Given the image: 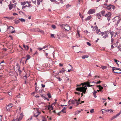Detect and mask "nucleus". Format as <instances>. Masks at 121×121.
Segmentation results:
<instances>
[{
    "label": "nucleus",
    "mask_w": 121,
    "mask_h": 121,
    "mask_svg": "<svg viewBox=\"0 0 121 121\" xmlns=\"http://www.w3.org/2000/svg\"><path fill=\"white\" fill-rule=\"evenodd\" d=\"M48 110H50H50H53V108L52 106H48Z\"/></svg>",
    "instance_id": "obj_15"
},
{
    "label": "nucleus",
    "mask_w": 121,
    "mask_h": 121,
    "mask_svg": "<svg viewBox=\"0 0 121 121\" xmlns=\"http://www.w3.org/2000/svg\"><path fill=\"white\" fill-rule=\"evenodd\" d=\"M100 31L99 29L98 30V29L96 30V32L97 34L99 32H100Z\"/></svg>",
    "instance_id": "obj_35"
},
{
    "label": "nucleus",
    "mask_w": 121,
    "mask_h": 121,
    "mask_svg": "<svg viewBox=\"0 0 121 121\" xmlns=\"http://www.w3.org/2000/svg\"><path fill=\"white\" fill-rule=\"evenodd\" d=\"M96 15L98 17V19H100V17L101 16V15H100V14L99 13H98L96 14Z\"/></svg>",
    "instance_id": "obj_29"
},
{
    "label": "nucleus",
    "mask_w": 121,
    "mask_h": 121,
    "mask_svg": "<svg viewBox=\"0 0 121 121\" xmlns=\"http://www.w3.org/2000/svg\"><path fill=\"white\" fill-rule=\"evenodd\" d=\"M10 28V29H12V31L11 32V33H13L14 32H15V31L14 30H13V29H14V28L12 26H10L9 27Z\"/></svg>",
    "instance_id": "obj_12"
},
{
    "label": "nucleus",
    "mask_w": 121,
    "mask_h": 121,
    "mask_svg": "<svg viewBox=\"0 0 121 121\" xmlns=\"http://www.w3.org/2000/svg\"><path fill=\"white\" fill-rule=\"evenodd\" d=\"M116 118V117L114 116L111 118V120H113L115 118Z\"/></svg>",
    "instance_id": "obj_44"
},
{
    "label": "nucleus",
    "mask_w": 121,
    "mask_h": 121,
    "mask_svg": "<svg viewBox=\"0 0 121 121\" xmlns=\"http://www.w3.org/2000/svg\"><path fill=\"white\" fill-rule=\"evenodd\" d=\"M113 41H114V39L112 38V39H111V42L112 44V43L113 42Z\"/></svg>",
    "instance_id": "obj_56"
},
{
    "label": "nucleus",
    "mask_w": 121,
    "mask_h": 121,
    "mask_svg": "<svg viewBox=\"0 0 121 121\" xmlns=\"http://www.w3.org/2000/svg\"><path fill=\"white\" fill-rule=\"evenodd\" d=\"M114 60L115 62L117 64L118 66L119 65V64H118L117 63V60L115 59H114Z\"/></svg>",
    "instance_id": "obj_40"
},
{
    "label": "nucleus",
    "mask_w": 121,
    "mask_h": 121,
    "mask_svg": "<svg viewBox=\"0 0 121 121\" xmlns=\"http://www.w3.org/2000/svg\"><path fill=\"white\" fill-rule=\"evenodd\" d=\"M96 87H99V90H100V91H101V90L103 89V87L101 86L100 85L97 86Z\"/></svg>",
    "instance_id": "obj_13"
},
{
    "label": "nucleus",
    "mask_w": 121,
    "mask_h": 121,
    "mask_svg": "<svg viewBox=\"0 0 121 121\" xmlns=\"http://www.w3.org/2000/svg\"><path fill=\"white\" fill-rule=\"evenodd\" d=\"M6 111H9L11 108H10L9 106H7L6 107Z\"/></svg>",
    "instance_id": "obj_23"
},
{
    "label": "nucleus",
    "mask_w": 121,
    "mask_h": 121,
    "mask_svg": "<svg viewBox=\"0 0 121 121\" xmlns=\"http://www.w3.org/2000/svg\"><path fill=\"white\" fill-rule=\"evenodd\" d=\"M62 0H57V1H56V2H57V3L58 4H59L61 2L62 3H63V2L62 1Z\"/></svg>",
    "instance_id": "obj_25"
},
{
    "label": "nucleus",
    "mask_w": 121,
    "mask_h": 121,
    "mask_svg": "<svg viewBox=\"0 0 121 121\" xmlns=\"http://www.w3.org/2000/svg\"><path fill=\"white\" fill-rule=\"evenodd\" d=\"M21 4L22 5H24L26 4V3L25 2H22L21 3Z\"/></svg>",
    "instance_id": "obj_37"
},
{
    "label": "nucleus",
    "mask_w": 121,
    "mask_h": 121,
    "mask_svg": "<svg viewBox=\"0 0 121 121\" xmlns=\"http://www.w3.org/2000/svg\"><path fill=\"white\" fill-rule=\"evenodd\" d=\"M7 106H9L10 108H11L13 107V105L12 104H9V105Z\"/></svg>",
    "instance_id": "obj_33"
},
{
    "label": "nucleus",
    "mask_w": 121,
    "mask_h": 121,
    "mask_svg": "<svg viewBox=\"0 0 121 121\" xmlns=\"http://www.w3.org/2000/svg\"><path fill=\"white\" fill-rule=\"evenodd\" d=\"M37 111L34 113V116L35 117H37L38 115L41 112L38 111L39 109L38 108H36Z\"/></svg>",
    "instance_id": "obj_6"
},
{
    "label": "nucleus",
    "mask_w": 121,
    "mask_h": 121,
    "mask_svg": "<svg viewBox=\"0 0 121 121\" xmlns=\"http://www.w3.org/2000/svg\"><path fill=\"white\" fill-rule=\"evenodd\" d=\"M93 94V95H94V97L95 98H96L97 97V96H96L95 94Z\"/></svg>",
    "instance_id": "obj_61"
},
{
    "label": "nucleus",
    "mask_w": 121,
    "mask_h": 121,
    "mask_svg": "<svg viewBox=\"0 0 121 121\" xmlns=\"http://www.w3.org/2000/svg\"><path fill=\"white\" fill-rule=\"evenodd\" d=\"M16 97L17 98H20V96L19 95H17L16 96Z\"/></svg>",
    "instance_id": "obj_60"
},
{
    "label": "nucleus",
    "mask_w": 121,
    "mask_h": 121,
    "mask_svg": "<svg viewBox=\"0 0 121 121\" xmlns=\"http://www.w3.org/2000/svg\"><path fill=\"white\" fill-rule=\"evenodd\" d=\"M27 58L26 59V60H29L30 58V56H29L28 55H27Z\"/></svg>",
    "instance_id": "obj_46"
},
{
    "label": "nucleus",
    "mask_w": 121,
    "mask_h": 121,
    "mask_svg": "<svg viewBox=\"0 0 121 121\" xmlns=\"http://www.w3.org/2000/svg\"><path fill=\"white\" fill-rule=\"evenodd\" d=\"M13 15L14 16L18 15L17 14V13H13Z\"/></svg>",
    "instance_id": "obj_53"
},
{
    "label": "nucleus",
    "mask_w": 121,
    "mask_h": 121,
    "mask_svg": "<svg viewBox=\"0 0 121 121\" xmlns=\"http://www.w3.org/2000/svg\"><path fill=\"white\" fill-rule=\"evenodd\" d=\"M61 26L64 27L66 30L69 31L70 30V26L68 25L63 24Z\"/></svg>",
    "instance_id": "obj_4"
},
{
    "label": "nucleus",
    "mask_w": 121,
    "mask_h": 121,
    "mask_svg": "<svg viewBox=\"0 0 121 121\" xmlns=\"http://www.w3.org/2000/svg\"><path fill=\"white\" fill-rule=\"evenodd\" d=\"M37 31L38 32H40L43 34H44V31L42 30H40L39 29H38Z\"/></svg>",
    "instance_id": "obj_19"
},
{
    "label": "nucleus",
    "mask_w": 121,
    "mask_h": 121,
    "mask_svg": "<svg viewBox=\"0 0 121 121\" xmlns=\"http://www.w3.org/2000/svg\"><path fill=\"white\" fill-rule=\"evenodd\" d=\"M110 33L111 35H113L114 34V32H113L112 31V32H110Z\"/></svg>",
    "instance_id": "obj_47"
},
{
    "label": "nucleus",
    "mask_w": 121,
    "mask_h": 121,
    "mask_svg": "<svg viewBox=\"0 0 121 121\" xmlns=\"http://www.w3.org/2000/svg\"><path fill=\"white\" fill-rule=\"evenodd\" d=\"M23 46L24 48H25L26 50H28L29 48V47L27 45L26 46H26L24 45L23 44Z\"/></svg>",
    "instance_id": "obj_17"
},
{
    "label": "nucleus",
    "mask_w": 121,
    "mask_h": 121,
    "mask_svg": "<svg viewBox=\"0 0 121 121\" xmlns=\"http://www.w3.org/2000/svg\"><path fill=\"white\" fill-rule=\"evenodd\" d=\"M27 3L28 4V5H26L25 6H23L22 7V8L23 9L24 8H25L26 7H30L31 6V4H30L31 3V2L30 1L28 2L27 1Z\"/></svg>",
    "instance_id": "obj_8"
},
{
    "label": "nucleus",
    "mask_w": 121,
    "mask_h": 121,
    "mask_svg": "<svg viewBox=\"0 0 121 121\" xmlns=\"http://www.w3.org/2000/svg\"><path fill=\"white\" fill-rule=\"evenodd\" d=\"M111 9L112 8L113 9H115V6L112 5H111Z\"/></svg>",
    "instance_id": "obj_42"
},
{
    "label": "nucleus",
    "mask_w": 121,
    "mask_h": 121,
    "mask_svg": "<svg viewBox=\"0 0 121 121\" xmlns=\"http://www.w3.org/2000/svg\"><path fill=\"white\" fill-rule=\"evenodd\" d=\"M52 27L53 29H55L56 28V26L55 25H53L52 26Z\"/></svg>",
    "instance_id": "obj_43"
},
{
    "label": "nucleus",
    "mask_w": 121,
    "mask_h": 121,
    "mask_svg": "<svg viewBox=\"0 0 121 121\" xmlns=\"http://www.w3.org/2000/svg\"><path fill=\"white\" fill-rule=\"evenodd\" d=\"M43 49V48H38V49L39 50V51H40L41 50H42Z\"/></svg>",
    "instance_id": "obj_50"
},
{
    "label": "nucleus",
    "mask_w": 121,
    "mask_h": 121,
    "mask_svg": "<svg viewBox=\"0 0 121 121\" xmlns=\"http://www.w3.org/2000/svg\"><path fill=\"white\" fill-rule=\"evenodd\" d=\"M65 69H64V68H63L60 71V72L63 73L65 71Z\"/></svg>",
    "instance_id": "obj_21"
},
{
    "label": "nucleus",
    "mask_w": 121,
    "mask_h": 121,
    "mask_svg": "<svg viewBox=\"0 0 121 121\" xmlns=\"http://www.w3.org/2000/svg\"><path fill=\"white\" fill-rule=\"evenodd\" d=\"M23 116V114L22 113H21L20 115L19 116V118L18 119H14L13 121H20L22 119V117Z\"/></svg>",
    "instance_id": "obj_5"
},
{
    "label": "nucleus",
    "mask_w": 121,
    "mask_h": 121,
    "mask_svg": "<svg viewBox=\"0 0 121 121\" xmlns=\"http://www.w3.org/2000/svg\"><path fill=\"white\" fill-rule=\"evenodd\" d=\"M43 88H44L45 87V86L44 85H43V84H41Z\"/></svg>",
    "instance_id": "obj_55"
},
{
    "label": "nucleus",
    "mask_w": 121,
    "mask_h": 121,
    "mask_svg": "<svg viewBox=\"0 0 121 121\" xmlns=\"http://www.w3.org/2000/svg\"><path fill=\"white\" fill-rule=\"evenodd\" d=\"M9 9L10 10H11L12 8L14 6V7H15V5H10L9 4Z\"/></svg>",
    "instance_id": "obj_11"
},
{
    "label": "nucleus",
    "mask_w": 121,
    "mask_h": 121,
    "mask_svg": "<svg viewBox=\"0 0 121 121\" xmlns=\"http://www.w3.org/2000/svg\"><path fill=\"white\" fill-rule=\"evenodd\" d=\"M95 29L96 30L97 29H98V28L97 27V26H95Z\"/></svg>",
    "instance_id": "obj_63"
},
{
    "label": "nucleus",
    "mask_w": 121,
    "mask_h": 121,
    "mask_svg": "<svg viewBox=\"0 0 121 121\" xmlns=\"http://www.w3.org/2000/svg\"><path fill=\"white\" fill-rule=\"evenodd\" d=\"M82 87H77L76 89V90L77 91L83 92L81 94L82 96L83 95V93L85 94L86 93V90L87 89L86 85H87V87H90L94 85H90V82H85L84 83H82Z\"/></svg>",
    "instance_id": "obj_1"
},
{
    "label": "nucleus",
    "mask_w": 121,
    "mask_h": 121,
    "mask_svg": "<svg viewBox=\"0 0 121 121\" xmlns=\"http://www.w3.org/2000/svg\"><path fill=\"white\" fill-rule=\"evenodd\" d=\"M42 121H47V119L44 117H42Z\"/></svg>",
    "instance_id": "obj_32"
},
{
    "label": "nucleus",
    "mask_w": 121,
    "mask_h": 121,
    "mask_svg": "<svg viewBox=\"0 0 121 121\" xmlns=\"http://www.w3.org/2000/svg\"><path fill=\"white\" fill-rule=\"evenodd\" d=\"M90 82V83L91 82V83H94L95 84H99L101 82V81H98L97 82H95L94 81H93L92 82Z\"/></svg>",
    "instance_id": "obj_14"
},
{
    "label": "nucleus",
    "mask_w": 121,
    "mask_h": 121,
    "mask_svg": "<svg viewBox=\"0 0 121 121\" xmlns=\"http://www.w3.org/2000/svg\"><path fill=\"white\" fill-rule=\"evenodd\" d=\"M102 110H104L106 112H109V111H110V113H111V112H113V110H112V109H102Z\"/></svg>",
    "instance_id": "obj_10"
},
{
    "label": "nucleus",
    "mask_w": 121,
    "mask_h": 121,
    "mask_svg": "<svg viewBox=\"0 0 121 121\" xmlns=\"http://www.w3.org/2000/svg\"><path fill=\"white\" fill-rule=\"evenodd\" d=\"M94 112V109H91L90 111V112L91 113Z\"/></svg>",
    "instance_id": "obj_41"
},
{
    "label": "nucleus",
    "mask_w": 121,
    "mask_h": 121,
    "mask_svg": "<svg viewBox=\"0 0 121 121\" xmlns=\"http://www.w3.org/2000/svg\"><path fill=\"white\" fill-rule=\"evenodd\" d=\"M112 71L116 73H121V69L118 68H116L112 67Z\"/></svg>",
    "instance_id": "obj_2"
},
{
    "label": "nucleus",
    "mask_w": 121,
    "mask_h": 121,
    "mask_svg": "<svg viewBox=\"0 0 121 121\" xmlns=\"http://www.w3.org/2000/svg\"><path fill=\"white\" fill-rule=\"evenodd\" d=\"M111 5L110 4L107 6V9H108V10H111Z\"/></svg>",
    "instance_id": "obj_22"
},
{
    "label": "nucleus",
    "mask_w": 121,
    "mask_h": 121,
    "mask_svg": "<svg viewBox=\"0 0 121 121\" xmlns=\"http://www.w3.org/2000/svg\"><path fill=\"white\" fill-rule=\"evenodd\" d=\"M32 2H33V3L34 4H35L36 3V0H35L34 1H32Z\"/></svg>",
    "instance_id": "obj_64"
},
{
    "label": "nucleus",
    "mask_w": 121,
    "mask_h": 121,
    "mask_svg": "<svg viewBox=\"0 0 121 121\" xmlns=\"http://www.w3.org/2000/svg\"><path fill=\"white\" fill-rule=\"evenodd\" d=\"M95 10L94 9H90L88 12V13L89 14H91L95 13Z\"/></svg>",
    "instance_id": "obj_7"
},
{
    "label": "nucleus",
    "mask_w": 121,
    "mask_h": 121,
    "mask_svg": "<svg viewBox=\"0 0 121 121\" xmlns=\"http://www.w3.org/2000/svg\"><path fill=\"white\" fill-rule=\"evenodd\" d=\"M101 68L103 69H106L107 68V67L104 66H102Z\"/></svg>",
    "instance_id": "obj_30"
},
{
    "label": "nucleus",
    "mask_w": 121,
    "mask_h": 121,
    "mask_svg": "<svg viewBox=\"0 0 121 121\" xmlns=\"http://www.w3.org/2000/svg\"><path fill=\"white\" fill-rule=\"evenodd\" d=\"M71 102V104H69V105H70L71 104H74L75 103H76V101L75 100V99L74 100L71 99L70 100L68 101V103H69V102Z\"/></svg>",
    "instance_id": "obj_9"
},
{
    "label": "nucleus",
    "mask_w": 121,
    "mask_h": 121,
    "mask_svg": "<svg viewBox=\"0 0 121 121\" xmlns=\"http://www.w3.org/2000/svg\"><path fill=\"white\" fill-rule=\"evenodd\" d=\"M86 44L87 45H88L89 46H91V44L89 42H87Z\"/></svg>",
    "instance_id": "obj_48"
},
{
    "label": "nucleus",
    "mask_w": 121,
    "mask_h": 121,
    "mask_svg": "<svg viewBox=\"0 0 121 121\" xmlns=\"http://www.w3.org/2000/svg\"><path fill=\"white\" fill-rule=\"evenodd\" d=\"M88 56H88V55H85L83 56H82V58L83 59H84L85 58H88Z\"/></svg>",
    "instance_id": "obj_24"
},
{
    "label": "nucleus",
    "mask_w": 121,
    "mask_h": 121,
    "mask_svg": "<svg viewBox=\"0 0 121 121\" xmlns=\"http://www.w3.org/2000/svg\"><path fill=\"white\" fill-rule=\"evenodd\" d=\"M65 107H64L63 109L61 110V112H62L64 113H66V112H65Z\"/></svg>",
    "instance_id": "obj_20"
},
{
    "label": "nucleus",
    "mask_w": 121,
    "mask_h": 121,
    "mask_svg": "<svg viewBox=\"0 0 121 121\" xmlns=\"http://www.w3.org/2000/svg\"><path fill=\"white\" fill-rule=\"evenodd\" d=\"M79 15L80 17L82 19L83 18V16L82 15H81L80 14V13L79 14Z\"/></svg>",
    "instance_id": "obj_45"
},
{
    "label": "nucleus",
    "mask_w": 121,
    "mask_h": 121,
    "mask_svg": "<svg viewBox=\"0 0 121 121\" xmlns=\"http://www.w3.org/2000/svg\"><path fill=\"white\" fill-rule=\"evenodd\" d=\"M15 23L16 24H17L19 22V21L18 20L16 19L14 20Z\"/></svg>",
    "instance_id": "obj_28"
},
{
    "label": "nucleus",
    "mask_w": 121,
    "mask_h": 121,
    "mask_svg": "<svg viewBox=\"0 0 121 121\" xmlns=\"http://www.w3.org/2000/svg\"><path fill=\"white\" fill-rule=\"evenodd\" d=\"M97 93V91H94V92H93V94H96Z\"/></svg>",
    "instance_id": "obj_57"
},
{
    "label": "nucleus",
    "mask_w": 121,
    "mask_h": 121,
    "mask_svg": "<svg viewBox=\"0 0 121 121\" xmlns=\"http://www.w3.org/2000/svg\"><path fill=\"white\" fill-rule=\"evenodd\" d=\"M107 32H108V31H107V32L106 31L104 33L103 32H101V33H99V34L101 36H102L104 34H106L107 33Z\"/></svg>",
    "instance_id": "obj_16"
},
{
    "label": "nucleus",
    "mask_w": 121,
    "mask_h": 121,
    "mask_svg": "<svg viewBox=\"0 0 121 121\" xmlns=\"http://www.w3.org/2000/svg\"><path fill=\"white\" fill-rule=\"evenodd\" d=\"M120 114L119 113L117 114L115 116L116 117V118L119 115H120Z\"/></svg>",
    "instance_id": "obj_51"
},
{
    "label": "nucleus",
    "mask_w": 121,
    "mask_h": 121,
    "mask_svg": "<svg viewBox=\"0 0 121 121\" xmlns=\"http://www.w3.org/2000/svg\"><path fill=\"white\" fill-rule=\"evenodd\" d=\"M99 78V76L96 75V76H95L93 78L94 79H95V78Z\"/></svg>",
    "instance_id": "obj_39"
},
{
    "label": "nucleus",
    "mask_w": 121,
    "mask_h": 121,
    "mask_svg": "<svg viewBox=\"0 0 121 121\" xmlns=\"http://www.w3.org/2000/svg\"><path fill=\"white\" fill-rule=\"evenodd\" d=\"M75 100L76 101V103L77 104V106L79 104H81L82 103H79V102H77V100L76 99H75Z\"/></svg>",
    "instance_id": "obj_38"
},
{
    "label": "nucleus",
    "mask_w": 121,
    "mask_h": 121,
    "mask_svg": "<svg viewBox=\"0 0 121 121\" xmlns=\"http://www.w3.org/2000/svg\"><path fill=\"white\" fill-rule=\"evenodd\" d=\"M47 95H48V97L49 98H51V94L50 93H48L47 94Z\"/></svg>",
    "instance_id": "obj_34"
},
{
    "label": "nucleus",
    "mask_w": 121,
    "mask_h": 121,
    "mask_svg": "<svg viewBox=\"0 0 121 121\" xmlns=\"http://www.w3.org/2000/svg\"><path fill=\"white\" fill-rule=\"evenodd\" d=\"M2 0H0V3L2 4Z\"/></svg>",
    "instance_id": "obj_62"
},
{
    "label": "nucleus",
    "mask_w": 121,
    "mask_h": 121,
    "mask_svg": "<svg viewBox=\"0 0 121 121\" xmlns=\"http://www.w3.org/2000/svg\"><path fill=\"white\" fill-rule=\"evenodd\" d=\"M18 19L22 22H25V20L23 18H19Z\"/></svg>",
    "instance_id": "obj_26"
},
{
    "label": "nucleus",
    "mask_w": 121,
    "mask_h": 121,
    "mask_svg": "<svg viewBox=\"0 0 121 121\" xmlns=\"http://www.w3.org/2000/svg\"><path fill=\"white\" fill-rule=\"evenodd\" d=\"M51 37H53L54 38H55V37L54 36V35L51 34Z\"/></svg>",
    "instance_id": "obj_49"
},
{
    "label": "nucleus",
    "mask_w": 121,
    "mask_h": 121,
    "mask_svg": "<svg viewBox=\"0 0 121 121\" xmlns=\"http://www.w3.org/2000/svg\"><path fill=\"white\" fill-rule=\"evenodd\" d=\"M105 17H107V19L108 21H109L110 19L111 16V14L110 12H109L107 13L104 15Z\"/></svg>",
    "instance_id": "obj_3"
},
{
    "label": "nucleus",
    "mask_w": 121,
    "mask_h": 121,
    "mask_svg": "<svg viewBox=\"0 0 121 121\" xmlns=\"http://www.w3.org/2000/svg\"><path fill=\"white\" fill-rule=\"evenodd\" d=\"M59 65L60 66H63V65L61 63H60L59 64Z\"/></svg>",
    "instance_id": "obj_59"
},
{
    "label": "nucleus",
    "mask_w": 121,
    "mask_h": 121,
    "mask_svg": "<svg viewBox=\"0 0 121 121\" xmlns=\"http://www.w3.org/2000/svg\"><path fill=\"white\" fill-rule=\"evenodd\" d=\"M105 12L104 11H101V13L103 16H104Z\"/></svg>",
    "instance_id": "obj_31"
},
{
    "label": "nucleus",
    "mask_w": 121,
    "mask_h": 121,
    "mask_svg": "<svg viewBox=\"0 0 121 121\" xmlns=\"http://www.w3.org/2000/svg\"><path fill=\"white\" fill-rule=\"evenodd\" d=\"M108 36V35H106L104 36L103 37V38H105Z\"/></svg>",
    "instance_id": "obj_36"
},
{
    "label": "nucleus",
    "mask_w": 121,
    "mask_h": 121,
    "mask_svg": "<svg viewBox=\"0 0 121 121\" xmlns=\"http://www.w3.org/2000/svg\"><path fill=\"white\" fill-rule=\"evenodd\" d=\"M68 66H69L70 67L71 69H72L73 68V67L72 65H71L70 64H69L68 65Z\"/></svg>",
    "instance_id": "obj_58"
},
{
    "label": "nucleus",
    "mask_w": 121,
    "mask_h": 121,
    "mask_svg": "<svg viewBox=\"0 0 121 121\" xmlns=\"http://www.w3.org/2000/svg\"><path fill=\"white\" fill-rule=\"evenodd\" d=\"M43 0H37V3L38 5H39L40 4V2L42 1Z\"/></svg>",
    "instance_id": "obj_27"
},
{
    "label": "nucleus",
    "mask_w": 121,
    "mask_h": 121,
    "mask_svg": "<svg viewBox=\"0 0 121 121\" xmlns=\"http://www.w3.org/2000/svg\"><path fill=\"white\" fill-rule=\"evenodd\" d=\"M8 94L10 95L11 96L12 95V93L11 92H9L8 93Z\"/></svg>",
    "instance_id": "obj_54"
},
{
    "label": "nucleus",
    "mask_w": 121,
    "mask_h": 121,
    "mask_svg": "<svg viewBox=\"0 0 121 121\" xmlns=\"http://www.w3.org/2000/svg\"><path fill=\"white\" fill-rule=\"evenodd\" d=\"M78 114V111H76L75 112V115L77 114Z\"/></svg>",
    "instance_id": "obj_52"
},
{
    "label": "nucleus",
    "mask_w": 121,
    "mask_h": 121,
    "mask_svg": "<svg viewBox=\"0 0 121 121\" xmlns=\"http://www.w3.org/2000/svg\"><path fill=\"white\" fill-rule=\"evenodd\" d=\"M92 17L91 16H88L86 18L85 20L86 21H87V20H89L90 19H91V18Z\"/></svg>",
    "instance_id": "obj_18"
}]
</instances>
